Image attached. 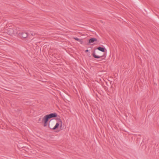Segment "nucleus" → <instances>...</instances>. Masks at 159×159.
<instances>
[{"mask_svg":"<svg viewBox=\"0 0 159 159\" xmlns=\"http://www.w3.org/2000/svg\"><path fill=\"white\" fill-rule=\"evenodd\" d=\"M57 117V114L56 113H51L49 114L46 115L44 116L42 120V122L43 123V126L44 127L47 126L50 119Z\"/></svg>","mask_w":159,"mask_h":159,"instance_id":"f257e3e1","label":"nucleus"},{"mask_svg":"<svg viewBox=\"0 0 159 159\" xmlns=\"http://www.w3.org/2000/svg\"><path fill=\"white\" fill-rule=\"evenodd\" d=\"M92 55L94 58L96 59H101L99 60L98 61H101L106 57L105 54L102 55V52L98 50H96V49H93V50L92 51Z\"/></svg>","mask_w":159,"mask_h":159,"instance_id":"f03ea898","label":"nucleus"},{"mask_svg":"<svg viewBox=\"0 0 159 159\" xmlns=\"http://www.w3.org/2000/svg\"><path fill=\"white\" fill-rule=\"evenodd\" d=\"M56 123V121L54 119H52L50 120L49 122L48 126V127L53 130H54L58 129L60 123L57 122L56 125L54 126Z\"/></svg>","mask_w":159,"mask_h":159,"instance_id":"7ed1b4c3","label":"nucleus"},{"mask_svg":"<svg viewBox=\"0 0 159 159\" xmlns=\"http://www.w3.org/2000/svg\"><path fill=\"white\" fill-rule=\"evenodd\" d=\"M5 30V32L11 36L17 35L19 32V30L15 28H8Z\"/></svg>","mask_w":159,"mask_h":159,"instance_id":"20e7f679","label":"nucleus"},{"mask_svg":"<svg viewBox=\"0 0 159 159\" xmlns=\"http://www.w3.org/2000/svg\"><path fill=\"white\" fill-rule=\"evenodd\" d=\"M20 38H26L28 37L29 35L27 33L24 32H20L19 31L17 34Z\"/></svg>","mask_w":159,"mask_h":159,"instance_id":"39448f33","label":"nucleus"},{"mask_svg":"<svg viewBox=\"0 0 159 159\" xmlns=\"http://www.w3.org/2000/svg\"><path fill=\"white\" fill-rule=\"evenodd\" d=\"M94 49H96V50H98L99 51H101L102 52H106L107 50L104 46L102 47L99 46L97 48H94Z\"/></svg>","mask_w":159,"mask_h":159,"instance_id":"423d86ee","label":"nucleus"},{"mask_svg":"<svg viewBox=\"0 0 159 159\" xmlns=\"http://www.w3.org/2000/svg\"><path fill=\"white\" fill-rule=\"evenodd\" d=\"M98 39L96 38H92L88 40V43H87V45L90 44L92 43H94L95 42L97 41Z\"/></svg>","mask_w":159,"mask_h":159,"instance_id":"0eeeda50","label":"nucleus"},{"mask_svg":"<svg viewBox=\"0 0 159 159\" xmlns=\"http://www.w3.org/2000/svg\"><path fill=\"white\" fill-rule=\"evenodd\" d=\"M114 86L115 87L114 89L116 90H119V83H114Z\"/></svg>","mask_w":159,"mask_h":159,"instance_id":"6e6552de","label":"nucleus"},{"mask_svg":"<svg viewBox=\"0 0 159 159\" xmlns=\"http://www.w3.org/2000/svg\"><path fill=\"white\" fill-rule=\"evenodd\" d=\"M56 118V119L58 120V121L59 122H60L61 123H62V121L60 119V116H58L57 115V117Z\"/></svg>","mask_w":159,"mask_h":159,"instance_id":"1a4fd4ad","label":"nucleus"},{"mask_svg":"<svg viewBox=\"0 0 159 159\" xmlns=\"http://www.w3.org/2000/svg\"><path fill=\"white\" fill-rule=\"evenodd\" d=\"M73 39H75V40L78 41H79L80 40V39H79L77 37H73Z\"/></svg>","mask_w":159,"mask_h":159,"instance_id":"9d476101","label":"nucleus"},{"mask_svg":"<svg viewBox=\"0 0 159 159\" xmlns=\"http://www.w3.org/2000/svg\"><path fill=\"white\" fill-rule=\"evenodd\" d=\"M79 42H80V44H83V41L82 39H80V40Z\"/></svg>","mask_w":159,"mask_h":159,"instance_id":"9b49d317","label":"nucleus"},{"mask_svg":"<svg viewBox=\"0 0 159 159\" xmlns=\"http://www.w3.org/2000/svg\"><path fill=\"white\" fill-rule=\"evenodd\" d=\"M62 123H60V129L61 130L63 129V128H62Z\"/></svg>","mask_w":159,"mask_h":159,"instance_id":"f8f14e48","label":"nucleus"},{"mask_svg":"<svg viewBox=\"0 0 159 159\" xmlns=\"http://www.w3.org/2000/svg\"><path fill=\"white\" fill-rule=\"evenodd\" d=\"M39 120V121H42V120H41V119L40 118H39V120ZM40 122H41V123H43L42 122V121Z\"/></svg>","mask_w":159,"mask_h":159,"instance_id":"ddd939ff","label":"nucleus"},{"mask_svg":"<svg viewBox=\"0 0 159 159\" xmlns=\"http://www.w3.org/2000/svg\"><path fill=\"white\" fill-rule=\"evenodd\" d=\"M88 55L89 57H90L91 56V55H90V53L89 52V53H88Z\"/></svg>","mask_w":159,"mask_h":159,"instance_id":"4468645a","label":"nucleus"},{"mask_svg":"<svg viewBox=\"0 0 159 159\" xmlns=\"http://www.w3.org/2000/svg\"><path fill=\"white\" fill-rule=\"evenodd\" d=\"M85 52L86 53L89 52V50L88 49H87L85 50Z\"/></svg>","mask_w":159,"mask_h":159,"instance_id":"2eb2a0df","label":"nucleus"},{"mask_svg":"<svg viewBox=\"0 0 159 159\" xmlns=\"http://www.w3.org/2000/svg\"><path fill=\"white\" fill-rule=\"evenodd\" d=\"M31 35L32 36H33V33H31Z\"/></svg>","mask_w":159,"mask_h":159,"instance_id":"dca6fc26","label":"nucleus"}]
</instances>
